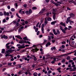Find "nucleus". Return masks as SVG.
Wrapping results in <instances>:
<instances>
[{"label":"nucleus","mask_w":76,"mask_h":76,"mask_svg":"<svg viewBox=\"0 0 76 76\" xmlns=\"http://www.w3.org/2000/svg\"><path fill=\"white\" fill-rule=\"evenodd\" d=\"M26 43V44H30V43L29 41H26L25 40H20L19 41V43L20 44H23V43Z\"/></svg>","instance_id":"obj_1"},{"label":"nucleus","mask_w":76,"mask_h":76,"mask_svg":"<svg viewBox=\"0 0 76 76\" xmlns=\"http://www.w3.org/2000/svg\"><path fill=\"white\" fill-rule=\"evenodd\" d=\"M57 33L56 32V30L53 29V34L55 35H57L58 34H60V32L59 30L58 29H57Z\"/></svg>","instance_id":"obj_2"},{"label":"nucleus","mask_w":76,"mask_h":76,"mask_svg":"<svg viewBox=\"0 0 76 76\" xmlns=\"http://www.w3.org/2000/svg\"><path fill=\"white\" fill-rule=\"evenodd\" d=\"M29 45H21L20 46H19L18 47V49H23L25 47H29Z\"/></svg>","instance_id":"obj_3"},{"label":"nucleus","mask_w":76,"mask_h":76,"mask_svg":"<svg viewBox=\"0 0 76 76\" xmlns=\"http://www.w3.org/2000/svg\"><path fill=\"white\" fill-rule=\"evenodd\" d=\"M45 27V25L44 24H42L41 25V30L42 31V32L43 34L44 33V28Z\"/></svg>","instance_id":"obj_4"},{"label":"nucleus","mask_w":76,"mask_h":76,"mask_svg":"<svg viewBox=\"0 0 76 76\" xmlns=\"http://www.w3.org/2000/svg\"><path fill=\"white\" fill-rule=\"evenodd\" d=\"M39 49H38L37 48H35L32 49L31 50L33 51V53H34L35 52H37V51H38Z\"/></svg>","instance_id":"obj_5"},{"label":"nucleus","mask_w":76,"mask_h":76,"mask_svg":"<svg viewBox=\"0 0 76 76\" xmlns=\"http://www.w3.org/2000/svg\"><path fill=\"white\" fill-rule=\"evenodd\" d=\"M61 2L60 1H58L57 2V3H55L54 4L56 6L58 7L59 6H60V4H61Z\"/></svg>","instance_id":"obj_6"},{"label":"nucleus","mask_w":76,"mask_h":76,"mask_svg":"<svg viewBox=\"0 0 76 76\" xmlns=\"http://www.w3.org/2000/svg\"><path fill=\"white\" fill-rule=\"evenodd\" d=\"M66 54H63V55H61L59 56H55V57H56V58H60L61 57L66 56Z\"/></svg>","instance_id":"obj_7"},{"label":"nucleus","mask_w":76,"mask_h":76,"mask_svg":"<svg viewBox=\"0 0 76 76\" xmlns=\"http://www.w3.org/2000/svg\"><path fill=\"white\" fill-rule=\"evenodd\" d=\"M73 37V36L71 37L70 39H69V45L71 46V45L70 44V41L71 39H72V40L73 41L74 40V39L72 38Z\"/></svg>","instance_id":"obj_8"},{"label":"nucleus","mask_w":76,"mask_h":76,"mask_svg":"<svg viewBox=\"0 0 76 76\" xmlns=\"http://www.w3.org/2000/svg\"><path fill=\"white\" fill-rule=\"evenodd\" d=\"M71 18V17H69L67 18V21H66V23H67V24H68V23H69V22H70V19Z\"/></svg>","instance_id":"obj_9"},{"label":"nucleus","mask_w":76,"mask_h":76,"mask_svg":"<svg viewBox=\"0 0 76 76\" xmlns=\"http://www.w3.org/2000/svg\"><path fill=\"white\" fill-rule=\"evenodd\" d=\"M9 12H4V15L6 16L7 15V16H9Z\"/></svg>","instance_id":"obj_10"},{"label":"nucleus","mask_w":76,"mask_h":76,"mask_svg":"<svg viewBox=\"0 0 76 76\" xmlns=\"http://www.w3.org/2000/svg\"><path fill=\"white\" fill-rule=\"evenodd\" d=\"M15 37H16L17 38H18V39H23L22 38H21L20 36L19 35H16L15 36Z\"/></svg>","instance_id":"obj_11"},{"label":"nucleus","mask_w":76,"mask_h":76,"mask_svg":"<svg viewBox=\"0 0 76 76\" xmlns=\"http://www.w3.org/2000/svg\"><path fill=\"white\" fill-rule=\"evenodd\" d=\"M60 24L62 26H63L64 27H66V24L65 23H63L61 22L60 23Z\"/></svg>","instance_id":"obj_12"},{"label":"nucleus","mask_w":76,"mask_h":76,"mask_svg":"<svg viewBox=\"0 0 76 76\" xmlns=\"http://www.w3.org/2000/svg\"><path fill=\"white\" fill-rule=\"evenodd\" d=\"M12 52L11 51V50H8L6 51V53H11Z\"/></svg>","instance_id":"obj_13"},{"label":"nucleus","mask_w":76,"mask_h":76,"mask_svg":"<svg viewBox=\"0 0 76 76\" xmlns=\"http://www.w3.org/2000/svg\"><path fill=\"white\" fill-rule=\"evenodd\" d=\"M45 11V9H43L41 10V11H40V12H39V13L40 14L43 13L44 12V11Z\"/></svg>","instance_id":"obj_14"},{"label":"nucleus","mask_w":76,"mask_h":76,"mask_svg":"<svg viewBox=\"0 0 76 76\" xmlns=\"http://www.w3.org/2000/svg\"><path fill=\"white\" fill-rule=\"evenodd\" d=\"M49 1V0H45V2H44V3H45L46 4H47L48 3Z\"/></svg>","instance_id":"obj_15"},{"label":"nucleus","mask_w":76,"mask_h":76,"mask_svg":"<svg viewBox=\"0 0 76 76\" xmlns=\"http://www.w3.org/2000/svg\"><path fill=\"white\" fill-rule=\"evenodd\" d=\"M56 23H57V21H55L52 22L51 23V24L52 25H54V24H56Z\"/></svg>","instance_id":"obj_16"},{"label":"nucleus","mask_w":76,"mask_h":76,"mask_svg":"<svg viewBox=\"0 0 76 76\" xmlns=\"http://www.w3.org/2000/svg\"><path fill=\"white\" fill-rule=\"evenodd\" d=\"M44 23H45V25H46V24H47V23H48V22L47 21L46 18H45V21H44Z\"/></svg>","instance_id":"obj_17"},{"label":"nucleus","mask_w":76,"mask_h":76,"mask_svg":"<svg viewBox=\"0 0 76 76\" xmlns=\"http://www.w3.org/2000/svg\"><path fill=\"white\" fill-rule=\"evenodd\" d=\"M50 45V42H48L47 43V44L46 45V47H48V45Z\"/></svg>","instance_id":"obj_18"},{"label":"nucleus","mask_w":76,"mask_h":76,"mask_svg":"<svg viewBox=\"0 0 76 76\" xmlns=\"http://www.w3.org/2000/svg\"><path fill=\"white\" fill-rule=\"evenodd\" d=\"M3 38L4 39H6L8 38V37L7 36H5V35H3Z\"/></svg>","instance_id":"obj_19"},{"label":"nucleus","mask_w":76,"mask_h":76,"mask_svg":"<svg viewBox=\"0 0 76 76\" xmlns=\"http://www.w3.org/2000/svg\"><path fill=\"white\" fill-rule=\"evenodd\" d=\"M26 13L27 15H29L31 13V12H28V11H26Z\"/></svg>","instance_id":"obj_20"},{"label":"nucleus","mask_w":76,"mask_h":76,"mask_svg":"<svg viewBox=\"0 0 76 76\" xmlns=\"http://www.w3.org/2000/svg\"><path fill=\"white\" fill-rule=\"evenodd\" d=\"M5 51V49H2L1 53L3 54H4V52Z\"/></svg>","instance_id":"obj_21"},{"label":"nucleus","mask_w":76,"mask_h":76,"mask_svg":"<svg viewBox=\"0 0 76 76\" xmlns=\"http://www.w3.org/2000/svg\"><path fill=\"white\" fill-rule=\"evenodd\" d=\"M5 54H6L5 55V56L7 57L10 56V55H10V53H5Z\"/></svg>","instance_id":"obj_22"},{"label":"nucleus","mask_w":76,"mask_h":76,"mask_svg":"<svg viewBox=\"0 0 76 76\" xmlns=\"http://www.w3.org/2000/svg\"><path fill=\"white\" fill-rule=\"evenodd\" d=\"M76 70V68H74L73 69H71L70 70H69L70 72H71L72 71H75Z\"/></svg>","instance_id":"obj_23"},{"label":"nucleus","mask_w":76,"mask_h":76,"mask_svg":"<svg viewBox=\"0 0 76 76\" xmlns=\"http://www.w3.org/2000/svg\"><path fill=\"white\" fill-rule=\"evenodd\" d=\"M38 75V74H37V72H35L33 74V75H34V76H37Z\"/></svg>","instance_id":"obj_24"},{"label":"nucleus","mask_w":76,"mask_h":76,"mask_svg":"<svg viewBox=\"0 0 76 76\" xmlns=\"http://www.w3.org/2000/svg\"><path fill=\"white\" fill-rule=\"evenodd\" d=\"M69 15H70V16L71 17H73L74 16V14L72 13L70 14Z\"/></svg>","instance_id":"obj_25"},{"label":"nucleus","mask_w":76,"mask_h":76,"mask_svg":"<svg viewBox=\"0 0 76 76\" xmlns=\"http://www.w3.org/2000/svg\"><path fill=\"white\" fill-rule=\"evenodd\" d=\"M73 23L74 22L73 21L70 20L69 21V23L71 25H72V23Z\"/></svg>","instance_id":"obj_26"},{"label":"nucleus","mask_w":76,"mask_h":76,"mask_svg":"<svg viewBox=\"0 0 76 76\" xmlns=\"http://www.w3.org/2000/svg\"><path fill=\"white\" fill-rule=\"evenodd\" d=\"M76 33H75V34H73V35L71 37L73 36V37H74V38L75 39L76 38V37H75V36L76 35Z\"/></svg>","instance_id":"obj_27"},{"label":"nucleus","mask_w":76,"mask_h":76,"mask_svg":"<svg viewBox=\"0 0 76 76\" xmlns=\"http://www.w3.org/2000/svg\"><path fill=\"white\" fill-rule=\"evenodd\" d=\"M69 3L71 4L72 2H73V0H69Z\"/></svg>","instance_id":"obj_28"},{"label":"nucleus","mask_w":76,"mask_h":76,"mask_svg":"<svg viewBox=\"0 0 76 76\" xmlns=\"http://www.w3.org/2000/svg\"><path fill=\"white\" fill-rule=\"evenodd\" d=\"M37 9V8L36 7H33V8H32V9H33V10H36Z\"/></svg>","instance_id":"obj_29"},{"label":"nucleus","mask_w":76,"mask_h":76,"mask_svg":"<svg viewBox=\"0 0 76 76\" xmlns=\"http://www.w3.org/2000/svg\"><path fill=\"white\" fill-rule=\"evenodd\" d=\"M48 20L49 21H51V18H48Z\"/></svg>","instance_id":"obj_30"},{"label":"nucleus","mask_w":76,"mask_h":76,"mask_svg":"<svg viewBox=\"0 0 76 76\" xmlns=\"http://www.w3.org/2000/svg\"><path fill=\"white\" fill-rule=\"evenodd\" d=\"M48 40H50L51 39V37L50 36H48Z\"/></svg>","instance_id":"obj_31"},{"label":"nucleus","mask_w":76,"mask_h":76,"mask_svg":"<svg viewBox=\"0 0 76 76\" xmlns=\"http://www.w3.org/2000/svg\"><path fill=\"white\" fill-rule=\"evenodd\" d=\"M53 20H55L56 19V15H53Z\"/></svg>","instance_id":"obj_32"},{"label":"nucleus","mask_w":76,"mask_h":76,"mask_svg":"<svg viewBox=\"0 0 76 76\" xmlns=\"http://www.w3.org/2000/svg\"><path fill=\"white\" fill-rule=\"evenodd\" d=\"M61 31H62V32H63V33H66V31L65 30H64V29H63L62 30H61Z\"/></svg>","instance_id":"obj_33"},{"label":"nucleus","mask_w":76,"mask_h":76,"mask_svg":"<svg viewBox=\"0 0 76 76\" xmlns=\"http://www.w3.org/2000/svg\"><path fill=\"white\" fill-rule=\"evenodd\" d=\"M18 74L19 75H20L21 74H22V71H19V72H18Z\"/></svg>","instance_id":"obj_34"},{"label":"nucleus","mask_w":76,"mask_h":76,"mask_svg":"<svg viewBox=\"0 0 76 76\" xmlns=\"http://www.w3.org/2000/svg\"><path fill=\"white\" fill-rule=\"evenodd\" d=\"M23 39L24 40H27V39H27V37H24L23 38Z\"/></svg>","instance_id":"obj_35"},{"label":"nucleus","mask_w":76,"mask_h":76,"mask_svg":"<svg viewBox=\"0 0 76 76\" xmlns=\"http://www.w3.org/2000/svg\"><path fill=\"white\" fill-rule=\"evenodd\" d=\"M16 15L17 16V17H18L19 18H20V17L19 15H18V13H16Z\"/></svg>","instance_id":"obj_36"},{"label":"nucleus","mask_w":76,"mask_h":76,"mask_svg":"<svg viewBox=\"0 0 76 76\" xmlns=\"http://www.w3.org/2000/svg\"><path fill=\"white\" fill-rule=\"evenodd\" d=\"M15 10L14 8H12V9H11V11L12 12H14Z\"/></svg>","instance_id":"obj_37"},{"label":"nucleus","mask_w":76,"mask_h":76,"mask_svg":"<svg viewBox=\"0 0 76 76\" xmlns=\"http://www.w3.org/2000/svg\"><path fill=\"white\" fill-rule=\"evenodd\" d=\"M33 59L34 60V61H36L37 60L36 57H34V58H33Z\"/></svg>","instance_id":"obj_38"},{"label":"nucleus","mask_w":76,"mask_h":76,"mask_svg":"<svg viewBox=\"0 0 76 76\" xmlns=\"http://www.w3.org/2000/svg\"><path fill=\"white\" fill-rule=\"evenodd\" d=\"M12 64L11 62H9L7 64V65H8V66H10L11 65H12Z\"/></svg>","instance_id":"obj_39"},{"label":"nucleus","mask_w":76,"mask_h":76,"mask_svg":"<svg viewBox=\"0 0 76 76\" xmlns=\"http://www.w3.org/2000/svg\"><path fill=\"white\" fill-rule=\"evenodd\" d=\"M70 59V57L69 56H68V57L67 58V60H69V59Z\"/></svg>","instance_id":"obj_40"},{"label":"nucleus","mask_w":76,"mask_h":76,"mask_svg":"<svg viewBox=\"0 0 76 76\" xmlns=\"http://www.w3.org/2000/svg\"><path fill=\"white\" fill-rule=\"evenodd\" d=\"M17 67H19V68L20 69L21 68V66L20 65H18L17 66Z\"/></svg>","instance_id":"obj_41"},{"label":"nucleus","mask_w":76,"mask_h":76,"mask_svg":"<svg viewBox=\"0 0 76 76\" xmlns=\"http://www.w3.org/2000/svg\"><path fill=\"white\" fill-rule=\"evenodd\" d=\"M50 36H54V34L52 33H50Z\"/></svg>","instance_id":"obj_42"},{"label":"nucleus","mask_w":76,"mask_h":76,"mask_svg":"<svg viewBox=\"0 0 76 76\" xmlns=\"http://www.w3.org/2000/svg\"><path fill=\"white\" fill-rule=\"evenodd\" d=\"M56 42V40H54V39H53L52 40V43H54V42Z\"/></svg>","instance_id":"obj_43"},{"label":"nucleus","mask_w":76,"mask_h":76,"mask_svg":"<svg viewBox=\"0 0 76 76\" xmlns=\"http://www.w3.org/2000/svg\"><path fill=\"white\" fill-rule=\"evenodd\" d=\"M21 45H20L19 44H18L17 45H16V46L17 47H18L19 46H21Z\"/></svg>","instance_id":"obj_44"},{"label":"nucleus","mask_w":76,"mask_h":76,"mask_svg":"<svg viewBox=\"0 0 76 76\" xmlns=\"http://www.w3.org/2000/svg\"><path fill=\"white\" fill-rule=\"evenodd\" d=\"M40 54H41V55H43L44 54V52L43 51H41V52H40Z\"/></svg>","instance_id":"obj_45"},{"label":"nucleus","mask_w":76,"mask_h":76,"mask_svg":"<svg viewBox=\"0 0 76 76\" xmlns=\"http://www.w3.org/2000/svg\"><path fill=\"white\" fill-rule=\"evenodd\" d=\"M17 57L18 58H20V56L19 55H18L17 56Z\"/></svg>","instance_id":"obj_46"},{"label":"nucleus","mask_w":76,"mask_h":76,"mask_svg":"<svg viewBox=\"0 0 76 76\" xmlns=\"http://www.w3.org/2000/svg\"><path fill=\"white\" fill-rule=\"evenodd\" d=\"M6 48L7 49H9L10 48V46H6Z\"/></svg>","instance_id":"obj_47"},{"label":"nucleus","mask_w":76,"mask_h":76,"mask_svg":"<svg viewBox=\"0 0 76 76\" xmlns=\"http://www.w3.org/2000/svg\"><path fill=\"white\" fill-rule=\"evenodd\" d=\"M27 7V4H24L23 5V7Z\"/></svg>","instance_id":"obj_48"},{"label":"nucleus","mask_w":76,"mask_h":76,"mask_svg":"<svg viewBox=\"0 0 76 76\" xmlns=\"http://www.w3.org/2000/svg\"><path fill=\"white\" fill-rule=\"evenodd\" d=\"M6 22V20L5 19H4L3 20V23H5Z\"/></svg>","instance_id":"obj_49"},{"label":"nucleus","mask_w":76,"mask_h":76,"mask_svg":"<svg viewBox=\"0 0 76 76\" xmlns=\"http://www.w3.org/2000/svg\"><path fill=\"white\" fill-rule=\"evenodd\" d=\"M73 62V61L72 60H69V62Z\"/></svg>","instance_id":"obj_50"},{"label":"nucleus","mask_w":76,"mask_h":76,"mask_svg":"<svg viewBox=\"0 0 76 76\" xmlns=\"http://www.w3.org/2000/svg\"><path fill=\"white\" fill-rule=\"evenodd\" d=\"M40 69H41V68H38L37 69H36V70H39Z\"/></svg>","instance_id":"obj_51"},{"label":"nucleus","mask_w":76,"mask_h":76,"mask_svg":"<svg viewBox=\"0 0 76 76\" xmlns=\"http://www.w3.org/2000/svg\"><path fill=\"white\" fill-rule=\"evenodd\" d=\"M28 12H29V13H32V10L31 9L29 10V11H28Z\"/></svg>","instance_id":"obj_52"},{"label":"nucleus","mask_w":76,"mask_h":76,"mask_svg":"<svg viewBox=\"0 0 76 76\" xmlns=\"http://www.w3.org/2000/svg\"><path fill=\"white\" fill-rule=\"evenodd\" d=\"M65 43H66V42L65 41H63L61 42V44H65Z\"/></svg>","instance_id":"obj_53"},{"label":"nucleus","mask_w":76,"mask_h":76,"mask_svg":"<svg viewBox=\"0 0 76 76\" xmlns=\"http://www.w3.org/2000/svg\"><path fill=\"white\" fill-rule=\"evenodd\" d=\"M39 31H38L37 32V35H39Z\"/></svg>","instance_id":"obj_54"},{"label":"nucleus","mask_w":76,"mask_h":76,"mask_svg":"<svg viewBox=\"0 0 76 76\" xmlns=\"http://www.w3.org/2000/svg\"><path fill=\"white\" fill-rule=\"evenodd\" d=\"M38 28H36V30H35V31H36V32H37L38 31Z\"/></svg>","instance_id":"obj_55"},{"label":"nucleus","mask_w":76,"mask_h":76,"mask_svg":"<svg viewBox=\"0 0 76 76\" xmlns=\"http://www.w3.org/2000/svg\"><path fill=\"white\" fill-rule=\"evenodd\" d=\"M71 69V68H66V70H69V69Z\"/></svg>","instance_id":"obj_56"},{"label":"nucleus","mask_w":76,"mask_h":76,"mask_svg":"<svg viewBox=\"0 0 76 76\" xmlns=\"http://www.w3.org/2000/svg\"><path fill=\"white\" fill-rule=\"evenodd\" d=\"M23 28H24V27L23 26H22V27H21V28H19V29H20V30H22V29H23Z\"/></svg>","instance_id":"obj_57"},{"label":"nucleus","mask_w":76,"mask_h":76,"mask_svg":"<svg viewBox=\"0 0 76 76\" xmlns=\"http://www.w3.org/2000/svg\"><path fill=\"white\" fill-rule=\"evenodd\" d=\"M61 67H59L58 69H57V70L59 71L60 70H61Z\"/></svg>","instance_id":"obj_58"},{"label":"nucleus","mask_w":76,"mask_h":76,"mask_svg":"<svg viewBox=\"0 0 76 76\" xmlns=\"http://www.w3.org/2000/svg\"><path fill=\"white\" fill-rule=\"evenodd\" d=\"M6 68H4L3 69H2V71L3 72H4V71H5V70H6Z\"/></svg>","instance_id":"obj_59"},{"label":"nucleus","mask_w":76,"mask_h":76,"mask_svg":"<svg viewBox=\"0 0 76 76\" xmlns=\"http://www.w3.org/2000/svg\"><path fill=\"white\" fill-rule=\"evenodd\" d=\"M7 9H10V6H7Z\"/></svg>","instance_id":"obj_60"},{"label":"nucleus","mask_w":76,"mask_h":76,"mask_svg":"<svg viewBox=\"0 0 76 76\" xmlns=\"http://www.w3.org/2000/svg\"><path fill=\"white\" fill-rule=\"evenodd\" d=\"M11 48L13 49H15V47L14 46H12L11 47Z\"/></svg>","instance_id":"obj_61"},{"label":"nucleus","mask_w":76,"mask_h":76,"mask_svg":"<svg viewBox=\"0 0 76 76\" xmlns=\"http://www.w3.org/2000/svg\"><path fill=\"white\" fill-rule=\"evenodd\" d=\"M13 17H14L13 15H12L11 16L10 18H13Z\"/></svg>","instance_id":"obj_62"},{"label":"nucleus","mask_w":76,"mask_h":76,"mask_svg":"<svg viewBox=\"0 0 76 76\" xmlns=\"http://www.w3.org/2000/svg\"><path fill=\"white\" fill-rule=\"evenodd\" d=\"M15 6L16 7H18V5H17V3H15Z\"/></svg>","instance_id":"obj_63"},{"label":"nucleus","mask_w":76,"mask_h":76,"mask_svg":"<svg viewBox=\"0 0 76 76\" xmlns=\"http://www.w3.org/2000/svg\"><path fill=\"white\" fill-rule=\"evenodd\" d=\"M3 14L1 12H0V16H2Z\"/></svg>","instance_id":"obj_64"}]
</instances>
